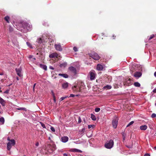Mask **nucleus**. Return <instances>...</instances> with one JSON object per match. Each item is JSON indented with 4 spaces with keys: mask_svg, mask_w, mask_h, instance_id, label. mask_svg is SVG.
<instances>
[{
    "mask_svg": "<svg viewBox=\"0 0 156 156\" xmlns=\"http://www.w3.org/2000/svg\"><path fill=\"white\" fill-rule=\"evenodd\" d=\"M16 26L17 30L23 33L30 31L32 29L31 25L26 22H20L17 23Z\"/></svg>",
    "mask_w": 156,
    "mask_h": 156,
    "instance_id": "nucleus-1",
    "label": "nucleus"
},
{
    "mask_svg": "<svg viewBox=\"0 0 156 156\" xmlns=\"http://www.w3.org/2000/svg\"><path fill=\"white\" fill-rule=\"evenodd\" d=\"M84 86V83L81 81H79L78 82L77 85H75L72 88L74 91L76 92H80L81 91V88L82 87H83Z\"/></svg>",
    "mask_w": 156,
    "mask_h": 156,
    "instance_id": "nucleus-2",
    "label": "nucleus"
},
{
    "mask_svg": "<svg viewBox=\"0 0 156 156\" xmlns=\"http://www.w3.org/2000/svg\"><path fill=\"white\" fill-rule=\"evenodd\" d=\"M69 70L70 76H71L72 78H76L78 72V70H76L75 68L73 66L69 67Z\"/></svg>",
    "mask_w": 156,
    "mask_h": 156,
    "instance_id": "nucleus-3",
    "label": "nucleus"
},
{
    "mask_svg": "<svg viewBox=\"0 0 156 156\" xmlns=\"http://www.w3.org/2000/svg\"><path fill=\"white\" fill-rule=\"evenodd\" d=\"M89 56L94 59L98 60L100 58V56L98 54L94 51H92L88 54Z\"/></svg>",
    "mask_w": 156,
    "mask_h": 156,
    "instance_id": "nucleus-4",
    "label": "nucleus"
},
{
    "mask_svg": "<svg viewBox=\"0 0 156 156\" xmlns=\"http://www.w3.org/2000/svg\"><path fill=\"white\" fill-rule=\"evenodd\" d=\"M114 145V141L112 140H110L105 145V147L108 149H111L112 147Z\"/></svg>",
    "mask_w": 156,
    "mask_h": 156,
    "instance_id": "nucleus-5",
    "label": "nucleus"
},
{
    "mask_svg": "<svg viewBox=\"0 0 156 156\" xmlns=\"http://www.w3.org/2000/svg\"><path fill=\"white\" fill-rule=\"evenodd\" d=\"M16 144V142L14 140L12 139L11 142H8L7 144V148L8 150L9 151L12 146H13Z\"/></svg>",
    "mask_w": 156,
    "mask_h": 156,
    "instance_id": "nucleus-6",
    "label": "nucleus"
},
{
    "mask_svg": "<svg viewBox=\"0 0 156 156\" xmlns=\"http://www.w3.org/2000/svg\"><path fill=\"white\" fill-rule=\"evenodd\" d=\"M130 71L131 73H133L138 69L137 66L136 64H134L129 66Z\"/></svg>",
    "mask_w": 156,
    "mask_h": 156,
    "instance_id": "nucleus-7",
    "label": "nucleus"
},
{
    "mask_svg": "<svg viewBox=\"0 0 156 156\" xmlns=\"http://www.w3.org/2000/svg\"><path fill=\"white\" fill-rule=\"evenodd\" d=\"M89 74L90 76V80H92L95 79V74L94 71H91L90 72Z\"/></svg>",
    "mask_w": 156,
    "mask_h": 156,
    "instance_id": "nucleus-8",
    "label": "nucleus"
},
{
    "mask_svg": "<svg viewBox=\"0 0 156 156\" xmlns=\"http://www.w3.org/2000/svg\"><path fill=\"white\" fill-rule=\"evenodd\" d=\"M15 70L18 76L20 77H21L23 76V75L21 73L22 69L21 67L18 69L16 68Z\"/></svg>",
    "mask_w": 156,
    "mask_h": 156,
    "instance_id": "nucleus-9",
    "label": "nucleus"
},
{
    "mask_svg": "<svg viewBox=\"0 0 156 156\" xmlns=\"http://www.w3.org/2000/svg\"><path fill=\"white\" fill-rule=\"evenodd\" d=\"M55 48L56 50L59 51H61L62 50L60 44H55Z\"/></svg>",
    "mask_w": 156,
    "mask_h": 156,
    "instance_id": "nucleus-10",
    "label": "nucleus"
},
{
    "mask_svg": "<svg viewBox=\"0 0 156 156\" xmlns=\"http://www.w3.org/2000/svg\"><path fill=\"white\" fill-rule=\"evenodd\" d=\"M118 120L117 119H114L112 122V125L114 128H116L118 125Z\"/></svg>",
    "mask_w": 156,
    "mask_h": 156,
    "instance_id": "nucleus-11",
    "label": "nucleus"
},
{
    "mask_svg": "<svg viewBox=\"0 0 156 156\" xmlns=\"http://www.w3.org/2000/svg\"><path fill=\"white\" fill-rule=\"evenodd\" d=\"M58 56V54L56 53H53L51 54H50L49 57L51 58H57Z\"/></svg>",
    "mask_w": 156,
    "mask_h": 156,
    "instance_id": "nucleus-12",
    "label": "nucleus"
},
{
    "mask_svg": "<svg viewBox=\"0 0 156 156\" xmlns=\"http://www.w3.org/2000/svg\"><path fill=\"white\" fill-rule=\"evenodd\" d=\"M142 75V73L140 72H136L134 74V76L136 78H139Z\"/></svg>",
    "mask_w": 156,
    "mask_h": 156,
    "instance_id": "nucleus-13",
    "label": "nucleus"
},
{
    "mask_svg": "<svg viewBox=\"0 0 156 156\" xmlns=\"http://www.w3.org/2000/svg\"><path fill=\"white\" fill-rule=\"evenodd\" d=\"M68 140V138L67 136H63L61 138V141L63 143L67 142Z\"/></svg>",
    "mask_w": 156,
    "mask_h": 156,
    "instance_id": "nucleus-14",
    "label": "nucleus"
},
{
    "mask_svg": "<svg viewBox=\"0 0 156 156\" xmlns=\"http://www.w3.org/2000/svg\"><path fill=\"white\" fill-rule=\"evenodd\" d=\"M6 102L5 100L3 99L2 98L0 97V103L3 106L5 105Z\"/></svg>",
    "mask_w": 156,
    "mask_h": 156,
    "instance_id": "nucleus-15",
    "label": "nucleus"
},
{
    "mask_svg": "<svg viewBox=\"0 0 156 156\" xmlns=\"http://www.w3.org/2000/svg\"><path fill=\"white\" fill-rule=\"evenodd\" d=\"M103 69V66L100 64H98L97 66V69L99 71L102 70Z\"/></svg>",
    "mask_w": 156,
    "mask_h": 156,
    "instance_id": "nucleus-16",
    "label": "nucleus"
},
{
    "mask_svg": "<svg viewBox=\"0 0 156 156\" xmlns=\"http://www.w3.org/2000/svg\"><path fill=\"white\" fill-rule=\"evenodd\" d=\"M147 126L146 125L140 126V129L142 130H146L147 129Z\"/></svg>",
    "mask_w": 156,
    "mask_h": 156,
    "instance_id": "nucleus-17",
    "label": "nucleus"
},
{
    "mask_svg": "<svg viewBox=\"0 0 156 156\" xmlns=\"http://www.w3.org/2000/svg\"><path fill=\"white\" fill-rule=\"evenodd\" d=\"M39 66L41 68L44 69L45 70H47V66L45 65L42 64H40Z\"/></svg>",
    "mask_w": 156,
    "mask_h": 156,
    "instance_id": "nucleus-18",
    "label": "nucleus"
},
{
    "mask_svg": "<svg viewBox=\"0 0 156 156\" xmlns=\"http://www.w3.org/2000/svg\"><path fill=\"white\" fill-rule=\"evenodd\" d=\"M67 66V62H63L59 65V66L61 68H64Z\"/></svg>",
    "mask_w": 156,
    "mask_h": 156,
    "instance_id": "nucleus-19",
    "label": "nucleus"
},
{
    "mask_svg": "<svg viewBox=\"0 0 156 156\" xmlns=\"http://www.w3.org/2000/svg\"><path fill=\"white\" fill-rule=\"evenodd\" d=\"M112 87V86L109 85H107L106 86H105L103 87V88L104 89H105L106 90H109L111 89Z\"/></svg>",
    "mask_w": 156,
    "mask_h": 156,
    "instance_id": "nucleus-20",
    "label": "nucleus"
},
{
    "mask_svg": "<svg viewBox=\"0 0 156 156\" xmlns=\"http://www.w3.org/2000/svg\"><path fill=\"white\" fill-rule=\"evenodd\" d=\"M4 20L8 23H10V17L9 16H5L4 18Z\"/></svg>",
    "mask_w": 156,
    "mask_h": 156,
    "instance_id": "nucleus-21",
    "label": "nucleus"
},
{
    "mask_svg": "<svg viewBox=\"0 0 156 156\" xmlns=\"http://www.w3.org/2000/svg\"><path fill=\"white\" fill-rule=\"evenodd\" d=\"M5 122V119L3 117L0 118V124H3Z\"/></svg>",
    "mask_w": 156,
    "mask_h": 156,
    "instance_id": "nucleus-22",
    "label": "nucleus"
},
{
    "mask_svg": "<svg viewBox=\"0 0 156 156\" xmlns=\"http://www.w3.org/2000/svg\"><path fill=\"white\" fill-rule=\"evenodd\" d=\"M58 75L62 76L65 78H68V75L65 74L59 73L58 74Z\"/></svg>",
    "mask_w": 156,
    "mask_h": 156,
    "instance_id": "nucleus-23",
    "label": "nucleus"
},
{
    "mask_svg": "<svg viewBox=\"0 0 156 156\" xmlns=\"http://www.w3.org/2000/svg\"><path fill=\"white\" fill-rule=\"evenodd\" d=\"M68 83H64L62 85V87L63 88L65 89L68 87Z\"/></svg>",
    "mask_w": 156,
    "mask_h": 156,
    "instance_id": "nucleus-24",
    "label": "nucleus"
},
{
    "mask_svg": "<svg viewBox=\"0 0 156 156\" xmlns=\"http://www.w3.org/2000/svg\"><path fill=\"white\" fill-rule=\"evenodd\" d=\"M37 42L39 44H41L43 42V40L41 39V38H38L37 41Z\"/></svg>",
    "mask_w": 156,
    "mask_h": 156,
    "instance_id": "nucleus-25",
    "label": "nucleus"
},
{
    "mask_svg": "<svg viewBox=\"0 0 156 156\" xmlns=\"http://www.w3.org/2000/svg\"><path fill=\"white\" fill-rule=\"evenodd\" d=\"M91 119L93 121L96 120V116L93 114H91Z\"/></svg>",
    "mask_w": 156,
    "mask_h": 156,
    "instance_id": "nucleus-26",
    "label": "nucleus"
},
{
    "mask_svg": "<svg viewBox=\"0 0 156 156\" xmlns=\"http://www.w3.org/2000/svg\"><path fill=\"white\" fill-rule=\"evenodd\" d=\"M134 85L136 87H139L140 86V84L138 82H135L134 83Z\"/></svg>",
    "mask_w": 156,
    "mask_h": 156,
    "instance_id": "nucleus-27",
    "label": "nucleus"
},
{
    "mask_svg": "<svg viewBox=\"0 0 156 156\" xmlns=\"http://www.w3.org/2000/svg\"><path fill=\"white\" fill-rule=\"evenodd\" d=\"M27 44V45L30 48H33L32 47V45L29 42H26Z\"/></svg>",
    "mask_w": 156,
    "mask_h": 156,
    "instance_id": "nucleus-28",
    "label": "nucleus"
},
{
    "mask_svg": "<svg viewBox=\"0 0 156 156\" xmlns=\"http://www.w3.org/2000/svg\"><path fill=\"white\" fill-rule=\"evenodd\" d=\"M17 109L18 110H23L25 111H27V109L25 108H17Z\"/></svg>",
    "mask_w": 156,
    "mask_h": 156,
    "instance_id": "nucleus-29",
    "label": "nucleus"
},
{
    "mask_svg": "<svg viewBox=\"0 0 156 156\" xmlns=\"http://www.w3.org/2000/svg\"><path fill=\"white\" fill-rule=\"evenodd\" d=\"M8 30L10 32H11L13 31V29L12 27L10 26H9Z\"/></svg>",
    "mask_w": 156,
    "mask_h": 156,
    "instance_id": "nucleus-30",
    "label": "nucleus"
},
{
    "mask_svg": "<svg viewBox=\"0 0 156 156\" xmlns=\"http://www.w3.org/2000/svg\"><path fill=\"white\" fill-rule=\"evenodd\" d=\"M40 123L41 124L42 127H43V128L45 129L46 128L45 125L43 123L41 122H40Z\"/></svg>",
    "mask_w": 156,
    "mask_h": 156,
    "instance_id": "nucleus-31",
    "label": "nucleus"
},
{
    "mask_svg": "<svg viewBox=\"0 0 156 156\" xmlns=\"http://www.w3.org/2000/svg\"><path fill=\"white\" fill-rule=\"evenodd\" d=\"M77 149H72L70 150V151L73 152H77Z\"/></svg>",
    "mask_w": 156,
    "mask_h": 156,
    "instance_id": "nucleus-32",
    "label": "nucleus"
},
{
    "mask_svg": "<svg viewBox=\"0 0 156 156\" xmlns=\"http://www.w3.org/2000/svg\"><path fill=\"white\" fill-rule=\"evenodd\" d=\"M134 123V121H132L130 122L127 126L126 127H128L129 126L133 124Z\"/></svg>",
    "mask_w": 156,
    "mask_h": 156,
    "instance_id": "nucleus-33",
    "label": "nucleus"
},
{
    "mask_svg": "<svg viewBox=\"0 0 156 156\" xmlns=\"http://www.w3.org/2000/svg\"><path fill=\"white\" fill-rule=\"evenodd\" d=\"M50 129L52 132H55V129L54 127L51 126Z\"/></svg>",
    "mask_w": 156,
    "mask_h": 156,
    "instance_id": "nucleus-34",
    "label": "nucleus"
},
{
    "mask_svg": "<svg viewBox=\"0 0 156 156\" xmlns=\"http://www.w3.org/2000/svg\"><path fill=\"white\" fill-rule=\"evenodd\" d=\"M100 110V109L99 108H96L95 109V111L96 112H99Z\"/></svg>",
    "mask_w": 156,
    "mask_h": 156,
    "instance_id": "nucleus-35",
    "label": "nucleus"
},
{
    "mask_svg": "<svg viewBox=\"0 0 156 156\" xmlns=\"http://www.w3.org/2000/svg\"><path fill=\"white\" fill-rule=\"evenodd\" d=\"M67 96L62 97L60 98V100L61 101H62L63 100L65 99L66 98H67Z\"/></svg>",
    "mask_w": 156,
    "mask_h": 156,
    "instance_id": "nucleus-36",
    "label": "nucleus"
},
{
    "mask_svg": "<svg viewBox=\"0 0 156 156\" xmlns=\"http://www.w3.org/2000/svg\"><path fill=\"white\" fill-rule=\"evenodd\" d=\"M94 125H89L88 126V128L89 129H90L91 127L94 128Z\"/></svg>",
    "mask_w": 156,
    "mask_h": 156,
    "instance_id": "nucleus-37",
    "label": "nucleus"
},
{
    "mask_svg": "<svg viewBox=\"0 0 156 156\" xmlns=\"http://www.w3.org/2000/svg\"><path fill=\"white\" fill-rule=\"evenodd\" d=\"M151 117L152 118H155L156 117V114L153 113L151 115Z\"/></svg>",
    "mask_w": 156,
    "mask_h": 156,
    "instance_id": "nucleus-38",
    "label": "nucleus"
},
{
    "mask_svg": "<svg viewBox=\"0 0 156 156\" xmlns=\"http://www.w3.org/2000/svg\"><path fill=\"white\" fill-rule=\"evenodd\" d=\"M81 119L80 117H78V122L79 123H80L81 122Z\"/></svg>",
    "mask_w": 156,
    "mask_h": 156,
    "instance_id": "nucleus-39",
    "label": "nucleus"
},
{
    "mask_svg": "<svg viewBox=\"0 0 156 156\" xmlns=\"http://www.w3.org/2000/svg\"><path fill=\"white\" fill-rule=\"evenodd\" d=\"M73 49L74 50V51L75 52L78 51L77 48L75 47H74V48H73Z\"/></svg>",
    "mask_w": 156,
    "mask_h": 156,
    "instance_id": "nucleus-40",
    "label": "nucleus"
},
{
    "mask_svg": "<svg viewBox=\"0 0 156 156\" xmlns=\"http://www.w3.org/2000/svg\"><path fill=\"white\" fill-rule=\"evenodd\" d=\"M154 35H151V36L150 37H149V40H150L151 39L154 37Z\"/></svg>",
    "mask_w": 156,
    "mask_h": 156,
    "instance_id": "nucleus-41",
    "label": "nucleus"
},
{
    "mask_svg": "<svg viewBox=\"0 0 156 156\" xmlns=\"http://www.w3.org/2000/svg\"><path fill=\"white\" fill-rule=\"evenodd\" d=\"M43 25L46 26H49L48 24L47 23L45 22L43 23Z\"/></svg>",
    "mask_w": 156,
    "mask_h": 156,
    "instance_id": "nucleus-42",
    "label": "nucleus"
},
{
    "mask_svg": "<svg viewBox=\"0 0 156 156\" xmlns=\"http://www.w3.org/2000/svg\"><path fill=\"white\" fill-rule=\"evenodd\" d=\"M9 90H6L4 92V93L6 94H8L9 93Z\"/></svg>",
    "mask_w": 156,
    "mask_h": 156,
    "instance_id": "nucleus-43",
    "label": "nucleus"
},
{
    "mask_svg": "<svg viewBox=\"0 0 156 156\" xmlns=\"http://www.w3.org/2000/svg\"><path fill=\"white\" fill-rule=\"evenodd\" d=\"M51 92L52 94V95L53 97H55L54 93V92H53V91L52 90Z\"/></svg>",
    "mask_w": 156,
    "mask_h": 156,
    "instance_id": "nucleus-44",
    "label": "nucleus"
},
{
    "mask_svg": "<svg viewBox=\"0 0 156 156\" xmlns=\"http://www.w3.org/2000/svg\"><path fill=\"white\" fill-rule=\"evenodd\" d=\"M49 69H51L53 70L54 69V68L52 66H50Z\"/></svg>",
    "mask_w": 156,
    "mask_h": 156,
    "instance_id": "nucleus-45",
    "label": "nucleus"
},
{
    "mask_svg": "<svg viewBox=\"0 0 156 156\" xmlns=\"http://www.w3.org/2000/svg\"><path fill=\"white\" fill-rule=\"evenodd\" d=\"M75 96V95H74V94H70L69 97H74Z\"/></svg>",
    "mask_w": 156,
    "mask_h": 156,
    "instance_id": "nucleus-46",
    "label": "nucleus"
},
{
    "mask_svg": "<svg viewBox=\"0 0 156 156\" xmlns=\"http://www.w3.org/2000/svg\"><path fill=\"white\" fill-rule=\"evenodd\" d=\"M77 152H80V153H82V151H81L80 150H79V149H77Z\"/></svg>",
    "mask_w": 156,
    "mask_h": 156,
    "instance_id": "nucleus-47",
    "label": "nucleus"
},
{
    "mask_svg": "<svg viewBox=\"0 0 156 156\" xmlns=\"http://www.w3.org/2000/svg\"><path fill=\"white\" fill-rule=\"evenodd\" d=\"M36 83H34V85L33 87V90L34 91V88L36 86Z\"/></svg>",
    "mask_w": 156,
    "mask_h": 156,
    "instance_id": "nucleus-48",
    "label": "nucleus"
},
{
    "mask_svg": "<svg viewBox=\"0 0 156 156\" xmlns=\"http://www.w3.org/2000/svg\"><path fill=\"white\" fill-rule=\"evenodd\" d=\"M39 145V143L38 142H37V143H36L35 144V145L36 146H38Z\"/></svg>",
    "mask_w": 156,
    "mask_h": 156,
    "instance_id": "nucleus-49",
    "label": "nucleus"
},
{
    "mask_svg": "<svg viewBox=\"0 0 156 156\" xmlns=\"http://www.w3.org/2000/svg\"><path fill=\"white\" fill-rule=\"evenodd\" d=\"M144 156H150V155L148 154H146L144 155Z\"/></svg>",
    "mask_w": 156,
    "mask_h": 156,
    "instance_id": "nucleus-50",
    "label": "nucleus"
},
{
    "mask_svg": "<svg viewBox=\"0 0 156 156\" xmlns=\"http://www.w3.org/2000/svg\"><path fill=\"white\" fill-rule=\"evenodd\" d=\"M153 92L155 93H156V88L154 89L153 91Z\"/></svg>",
    "mask_w": 156,
    "mask_h": 156,
    "instance_id": "nucleus-51",
    "label": "nucleus"
},
{
    "mask_svg": "<svg viewBox=\"0 0 156 156\" xmlns=\"http://www.w3.org/2000/svg\"><path fill=\"white\" fill-rule=\"evenodd\" d=\"M53 100L54 101V102L55 103L56 102V99L55 97H53Z\"/></svg>",
    "mask_w": 156,
    "mask_h": 156,
    "instance_id": "nucleus-52",
    "label": "nucleus"
},
{
    "mask_svg": "<svg viewBox=\"0 0 156 156\" xmlns=\"http://www.w3.org/2000/svg\"><path fill=\"white\" fill-rule=\"evenodd\" d=\"M7 140L9 141V142H11V140H10L9 138V137H8V138H7Z\"/></svg>",
    "mask_w": 156,
    "mask_h": 156,
    "instance_id": "nucleus-53",
    "label": "nucleus"
},
{
    "mask_svg": "<svg viewBox=\"0 0 156 156\" xmlns=\"http://www.w3.org/2000/svg\"><path fill=\"white\" fill-rule=\"evenodd\" d=\"M33 57V55H30L29 56V58H31Z\"/></svg>",
    "mask_w": 156,
    "mask_h": 156,
    "instance_id": "nucleus-54",
    "label": "nucleus"
},
{
    "mask_svg": "<svg viewBox=\"0 0 156 156\" xmlns=\"http://www.w3.org/2000/svg\"><path fill=\"white\" fill-rule=\"evenodd\" d=\"M63 156H68V155L66 154L65 153L63 154Z\"/></svg>",
    "mask_w": 156,
    "mask_h": 156,
    "instance_id": "nucleus-55",
    "label": "nucleus"
},
{
    "mask_svg": "<svg viewBox=\"0 0 156 156\" xmlns=\"http://www.w3.org/2000/svg\"><path fill=\"white\" fill-rule=\"evenodd\" d=\"M154 75L156 77V72L154 73Z\"/></svg>",
    "mask_w": 156,
    "mask_h": 156,
    "instance_id": "nucleus-56",
    "label": "nucleus"
},
{
    "mask_svg": "<svg viewBox=\"0 0 156 156\" xmlns=\"http://www.w3.org/2000/svg\"><path fill=\"white\" fill-rule=\"evenodd\" d=\"M3 75V73H0V75Z\"/></svg>",
    "mask_w": 156,
    "mask_h": 156,
    "instance_id": "nucleus-57",
    "label": "nucleus"
},
{
    "mask_svg": "<svg viewBox=\"0 0 156 156\" xmlns=\"http://www.w3.org/2000/svg\"><path fill=\"white\" fill-rule=\"evenodd\" d=\"M16 80H19V78H18V77H17L16 78Z\"/></svg>",
    "mask_w": 156,
    "mask_h": 156,
    "instance_id": "nucleus-58",
    "label": "nucleus"
},
{
    "mask_svg": "<svg viewBox=\"0 0 156 156\" xmlns=\"http://www.w3.org/2000/svg\"><path fill=\"white\" fill-rule=\"evenodd\" d=\"M122 135H123V137H125V134L124 133H123V134H122Z\"/></svg>",
    "mask_w": 156,
    "mask_h": 156,
    "instance_id": "nucleus-59",
    "label": "nucleus"
},
{
    "mask_svg": "<svg viewBox=\"0 0 156 156\" xmlns=\"http://www.w3.org/2000/svg\"><path fill=\"white\" fill-rule=\"evenodd\" d=\"M48 139H49V140H51V137H48Z\"/></svg>",
    "mask_w": 156,
    "mask_h": 156,
    "instance_id": "nucleus-60",
    "label": "nucleus"
},
{
    "mask_svg": "<svg viewBox=\"0 0 156 156\" xmlns=\"http://www.w3.org/2000/svg\"><path fill=\"white\" fill-rule=\"evenodd\" d=\"M1 87H0V92H2V91L1 90Z\"/></svg>",
    "mask_w": 156,
    "mask_h": 156,
    "instance_id": "nucleus-61",
    "label": "nucleus"
},
{
    "mask_svg": "<svg viewBox=\"0 0 156 156\" xmlns=\"http://www.w3.org/2000/svg\"><path fill=\"white\" fill-rule=\"evenodd\" d=\"M33 59L34 60H36V58H33Z\"/></svg>",
    "mask_w": 156,
    "mask_h": 156,
    "instance_id": "nucleus-62",
    "label": "nucleus"
},
{
    "mask_svg": "<svg viewBox=\"0 0 156 156\" xmlns=\"http://www.w3.org/2000/svg\"><path fill=\"white\" fill-rule=\"evenodd\" d=\"M123 140H124L125 138V137H123Z\"/></svg>",
    "mask_w": 156,
    "mask_h": 156,
    "instance_id": "nucleus-63",
    "label": "nucleus"
},
{
    "mask_svg": "<svg viewBox=\"0 0 156 156\" xmlns=\"http://www.w3.org/2000/svg\"><path fill=\"white\" fill-rule=\"evenodd\" d=\"M154 148L156 149V146L154 147Z\"/></svg>",
    "mask_w": 156,
    "mask_h": 156,
    "instance_id": "nucleus-64",
    "label": "nucleus"
}]
</instances>
